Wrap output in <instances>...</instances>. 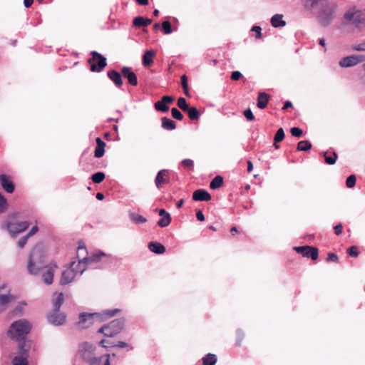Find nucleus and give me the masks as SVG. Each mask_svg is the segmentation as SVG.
Returning a JSON list of instances; mask_svg holds the SVG:
<instances>
[{"mask_svg": "<svg viewBox=\"0 0 365 365\" xmlns=\"http://www.w3.org/2000/svg\"><path fill=\"white\" fill-rule=\"evenodd\" d=\"M92 58L88 60L91 65V71L101 72L107 65L106 58L97 51L91 52Z\"/></svg>", "mask_w": 365, "mask_h": 365, "instance_id": "11", "label": "nucleus"}, {"mask_svg": "<svg viewBox=\"0 0 365 365\" xmlns=\"http://www.w3.org/2000/svg\"><path fill=\"white\" fill-rule=\"evenodd\" d=\"M312 148V143L309 140H302L297 144V150L300 151H308Z\"/></svg>", "mask_w": 365, "mask_h": 365, "instance_id": "40", "label": "nucleus"}, {"mask_svg": "<svg viewBox=\"0 0 365 365\" xmlns=\"http://www.w3.org/2000/svg\"><path fill=\"white\" fill-rule=\"evenodd\" d=\"M161 125L163 128L167 130H175L176 128L175 123L173 120L167 117L162 118Z\"/></svg>", "mask_w": 365, "mask_h": 365, "instance_id": "32", "label": "nucleus"}, {"mask_svg": "<svg viewBox=\"0 0 365 365\" xmlns=\"http://www.w3.org/2000/svg\"><path fill=\"white\" fill-rule=\"evenodd\" d=\"M115 259V257L112 256L111 255L103 252L101 250H98L96 252L93 253L89 257H83L81 259H79V262L82 263V264L85 265L87 267V265L91 266L98 263H101L99 266H96V268H104L105 266L112 263L113 260Z\"/></svg>", "mask_w": 365, "mask_h": 365, "instance_id": "3", "label": "nucleus"}, {"mask_svg": "<svg viewBox=\"0 0 365 365\" xmlns=\"http://www.w3.org/2000/svg\"><path fill=\"white\" fill-rule=\"evenodd\" d=\"M324 161L327 164L334 165L337 159V155L335 152L329 153L328 151L323 153Z\"/></svg>", "mask_w": 365, "mask_h": 365, "instance_id": "35", "label": "nucleus"}, {"mask_svg": "<svg viewBox=\"0 0 365 365\" xmlns=\"http://www.w3.org/2000/svg\"><path fill=\"white\" fill-rule=\"evenodd\" d=\"M294 250L297 253L301 254L303 257H310L313 260H316L318 258V250L316 247L301 246L294 247Z\"/></svg>", "mask_w": 365, "mask_h": 365, "instance_id": "14", "label": "nucleus"}, {"mask_svg": "<svg viewBox=\"0 0 365 365\" xmlns=\"http://www.w3.org/2000/svg\"><path fill=\"white\" fill-rule=\"evenodd\" d=\"M155 56V51L148 50L143 56V64L144 66H150L153 63V58Z\"/></svg>", "mask_w": 365, "mask_h": 365, "instance_id": "28", "label": "nucleus"}, {"mask_svg": "<svg viewBox=\"0 0 365 365\" xmlns=\"http://www.w3.org/2000/svg\"><path fill=\"white\" fill-rule=\"evenodd\" d=\"M160 219L158 222V225L160 227H165L168 226L171 221L170 215L164 209H160L159 211Z\"/></svg>", "mask_w": 365, "mask_h": 365, "instance_id": "24", "label": "nucleus"}, {"mask_svg": "<svg viewBox=\"0 0 365 365\" xmlns=\"http://www.w3.org/2000/svg\"><path fill=\"white\" fill-rule=\"evenodd\" d=\"M189 118L194 120H198L200 116V113L199 110L195 107H189L187 110Z\"/></svg>", "mask_w": 365, "mask_h": 365, "instance_id": "39", "label": "nucleus"}, {"mask_svg": "<svg viewBox=\"0 0 365 365\" xmlns=\"http://www.w3.org/2000/svg\"><path fill=\"white\" fill-rule=\"evenodd\" d=\"M173 97L170 96H164L162 97L160 101L155 103L154 107L158 111L165 113L169 110L168 104L173 103Z\"/></svg>", "mask_w": 365, "mask_h": 365, "instance_id": "18", "label": "nucleus"}, {"mask_svg": "<svg viewBox=\"0 0 365 365\" xmlns=\"http://www.w3.org/2000/svg\"><path fill=\"white\" fill-rule=\"evenodd\" d=\"M243 337H244L243 331L240 329H238L237 331V340L238 344H240L242 341Z\"/></svg>", "mask_w": 365, "mask_h": 365, "instance_id": "61", "label": "nucleus"}, {"mask_svg": "<svg viewBox=\"0 0 365 365\" xmlns=\"http://www.w3.org/2000/svg\"><path fill=\"white\" fill-rule=\"evenodd\" d=\"M347 253L353 257H356L359 256V252L357 250L356 246H351L347 250Z\"/></svg>", "mask_w": 365, "mask_h": 365, "instance_id": "51", "label": "nucleus"}, {"mask_svg": "<svg viewBox=\"0 0 365 365\" xmlns=\"http://www.w3.org/2000/svg\"><path fill=\"white\" fill-rule=\"evenodd\" d=\"M252 31H254L256 33V38H261V36H262V29L260 26H254L252 29H251Z\"/></svg>", "mask_w": 365, "mask_h": 365, "instance_id": "56", "label": "nucleus"}, {"mask_svg": "<svg viewBox=\"0 0 365 365\" xmlns=\"http://www.w3.org/2000/svg\"><path fill=\"white\" fill-rule=\"evenodd\" d=\"M181 164L189 168H192L194 166V162L191 159H184L182 160Z\"/></svg>", "mask_w": 365, "mask_h": 365, "instance_id": "54", "label": "nucleus"}, {"mask_svg": "<svg viewBox=\"0 0 365 365\" xmlns=\"http://www.w3.org/2000/svg\"><path fill=\"white\" fill-rule=\"evenodd\" d=\"M108 77L113 82L116 87L120 88L123 85V79L119 72L111 70L108 72Z\"/></svg>", "mask_w": 365, "mask_h": 365, "instance_id": "25", "label": "nucleus"}, {"mask_svg": "<svg viewBox=\"0 0 365 365\" xmlns=\"http://www.w3.org/2000/svg\"><path fill=\"white\" fill-rule=\"evenodd\" d=\"M356 181V178L354 175H349L346 180V185L349 188H352L354 187Z\"/></svg>", "mask_w": 365, "mask_h": 365, "instance_id": "48", "label": "nucleus"}, {"mask_svg": "<svg viewBox=\"0 0 365 365\" xmlns=\"http://www.w3.org/2000/svg\"><path fill=\"white\" fill-rule=\"evenodd\" d=\"M0 184L2 188L8 193L14 192L15 190L14 185L9 175L5 174L0 175Z\"/></svg>", "mask_w": 365, "mask_h": 365, "instance_id": "20", "label": "nucleus"}, {"mask_svg": "<svg viewBox=\"0 0 365 365\" xmlns=\"http://www.w3.org/2000/svg\"><path fill=\"white\" fill-rule=\"evenodd\" d=\"M282 14H275L271 18V24L274 28L282 27L286 25V21L282 19Z\"/></svg>", "mask_w": 365, "mask_h": 365, "instance_id": "30", "label": "nucleus"}, {"mask_svg": "<svg viewBox=\"0 0 365 365\" xmlns=\"http://www.w3.org/2000/svg\"><path fill=\"white\" fill-rule=\"evenodd\" d=\"M217 356L214 354H207L202 357V365H215L217 362Z\"/></svg>", "mask_w": 365, "mask_h": 365, "instance_id": "34", "label": "nucleus"}, {"mask_svg": "<svg viewBox=\"0 0 365 365\" xmlns=\"http://www.w3.org/2000/svg\"><path fill=\"white\" fill-rule=\"evenodd\" d=\"M192 199L195 201H209L211 200V195L207 190L199 189L193 192Z\"/></svg>", "mask_w": 365, "mask_h": 365, "instance_id": "23", "label": "nucleus"}, {"mask_svg": "<svg viewBox=\"0 0 365 365\" xmlns=\"http://www.w3.org/2000/svg\"><path fill=\"white\" fill-rule=\"evenodd\" d=\"M336 6L333 3H325L323 7L317 12L318 13V19L323 26H327L331 24L334 19Z\"/></svg>", "mask_w": 365, "mask_h": 365, "instance_id": "7", "label": "nucleus"}, {"mask_svg": "<svg viewBox=\"0 0 365 365\" xmlns=\"http://www.w3.org/2000/svg\"><path fill=\"white\" fill-rule=\"evenodd\" d=\"M178 106L183 111H185L188 109L189 106L187 103V101L185 98L180 97L178 99Z\"/></svg>", "mask_w": 365, "mask_h": 365, "instance_id": "45", "label": "nucleus"}, {"mask_svg": "<svg viewBox=\"0 0 365 365\" xmlns=\"http://www.w3.org/2000/svg\"><path fill=\"white\" fill-rule=\"evenodd\" d=\"M284 138V131L282 128H280L277 130L274 140L275 143L281 142Z\"/></svg>", "mask_w": 365, "mask_h": 365, "instance_id": "47", "label": "nucleus"}, {"mask_svg": "<svg viewBox=\"0 0 365 365\" xmlns=\"http://www.w3.org/2000/svg\"><path fill=\"white\" fill-rule=\"evenodd\" d=\"M63 301H64V297H63V293L58 294L56 298L53 297L52 299L53 310L58 311L60 309V307L62 305Z\"/></svg>", "mask_w": 365, "mask_h": 365, "instance_id": "36", "label": "nucleus"}, {"mask_svg": "<svg viewBox=\"0 0 365 365\" xmlns=\"http://www.w3.org/2000/svg\"><path fill=\"white\" fill-rule=\"evenodd\" d=\"M110 354L93 356L88 363L89 365H110Z\"/></svg>", "mask_w": 365, "mask_h": 365, "instance_id": "22", "label": "nucleus"}, {"mask_svg": "<svg viewBox=\"0 0 365 365\" xmlns=\"http://www.w3.org/2000/svg\"><path fill=\"white\" fill-rule=\"evenodd\" d=\"M196 217L200 221L205 220V216L201 210H197L196 212Z\"/></svg>", "mask_w": 365, "mask_h": 365, "instance_id": "63", "label": "nucleus"}, {"mask_svg": "<svg viewBox=\"0 0 365 365\" xmlns=\"http://www.w3.org/2000/svg\"><path fill=\"white\" fill-rule=\"evenodd\" d=\"M34 2V0H24V6L26 8L30 7Z\"/></svg>", "mask_w": 365, "mask_h": 365, "instance_id": "64", "label": "nucleus"}, {"mask_svg": "<svg viewBox=\"0 0 365 365\" xmlns=\"http://www.w3.org/2000/svg\"><path fill=\"white\" fill-rule=\"evenodd\" d=\"M269 101V96L264 92L259 93L257 97V107L263 109L267 107Z\"/></svg>", "mask_w": 365, "mask_h": 365, "instance_id": "31", "label": "nucleus"}, {"mask_svg": "<svg viewBox=\"0 0 365 365\" xmlns=\"http://www.w3.org/2000/svg\"><path fill=\"white\" fill-rule=\"evenodd\" d=\"M325 3V0H302L304 9L313 14L322 8Z\"/></svg>", "mask_w": 365, "mask_h": 365, "instance_id": "15", "label": "nucleus"}, {"mask_svg": "<svg viewBox=\"0 0 365 365\" xmlns=\"http://www.w3.org/2000/svg\"><path fill=\"white\" fill-rule=\"evenodd\" d=\"M44 267L41 252L36 249L32 250L27 265L29 272L31 274L37 275L41 272Z\"/></svg>", "mask_w": 365, "mask_h": 365, "instance_id": "6", "label": "nucleus"}, {"mask_svg": "<svg viewBox=\"0 0 365 365\" xmlns=\"http://www.w3.org/2000/svg\"><path fill=\"white\" fill-rule=\"evenodd\" d=\"M31 328V324L27 320L19 319L11 324L7 335L11 339L19 341V344L26 341L24 339L29 333Z\"/></svg>", "mask_w": 365, "mask_h": 365, "instance_id": "1", "label": "nucleus"}, {"mask_svg": "<svg viewBox=\"0 0 365 365\" xmlns=\"http://www.w3.org/2000/svg\"><path fill=\"white\" fill-rule=\"evenodd\" d=\"M365 61V56L361 54H354L342 58L339 65L341 68H349L355 66L359 63Z\"/></svg>", "mask_w": 365, "mask_h": 365, "instance_id": "13", "label": "nucleus"}, {"mask_svg": "<svg viewBox=\"0 0 365 365\" xmlns=\"http://www.w3.org/2000/svg\"><path fill=\"white\" fill-rule=\"evenodd\" d=\"M129 218L131 221L134 222L135 224H144L147 222V219L144 217L143 215H138L135 212H130Z\"/></svg>", "mask_w": 365, "mask_h": 365, "instance_id": "37", "label": "nucleus"}, {"mask_svg": "<svg viewBox=\"0 0 365 365\" xmlns=\"http://www.w3.org/2000/svg\"><path fill=\"white\" fill-rule=\"evenodd\" d=\"M9 207L6 199L0 193V213L5 212Z\"/></svg>", "mask_w": 365, "mask_h": 365, "instance_id": "43", "label": "nucleus"}, {"mask_svg": "<svg viewBox=\"0 0 365 365\" xmlns=\"http://www.w3.org/2000/svg\"><path fill=\"white\" fill-rule=\"evenodd\" d=\"M351 49L355 51L365 52V40L359 43L352 45Z\"/></svg>", "mask_w": 365, "mask_h": 365, "instance_id": "46", "label": "nucleus"}, {"mask_svg": "<svg viewBox=\"0 0 365 365\" xmlns=\"http://www.w3.org/2000/svg\"><path fill=\"white\" fill-rule=\"evenodd\" d=\"M291 133L293 136L299 138L302 135V130L298 127L291 128Z\"/></svg>", "mask_w": 365, "mask_h": 365, "instance_id": "52", "label": "nucleus"}, {"mask_svg": "<svg viewBox=\"0 0 365 365\" xmlns=\"http://www.w3.org/2000/svg\"><path fill=\"white\" fill-rule=\"evenodd\" d=\"M152 20L150 19H145L143 16H137L133 20V25L137 27H145L150 25Z\"/></svg>", "mask_w": 365, "mask_h": 365, "instance_id": "33", "label": "nucleus"}, {"mask_svg": "<svg viewBox=\"0 0 365 365\" xmlns=\"http://www.w3.org/2000/svg\"><path fill=\"white\" fill-rule=\"evenodd\" d=\"M87 251H86V248L85 247V245L83 244H79L78 247V250H77V255L79 257L80 255H82L83 253H86Z\"/></svg>", "mask_w": 365, "mask_h": 365, "instance_id": "58", "label": "nucleus"}, {"mask_svg": "<svg viewBox=\"0 0 365 365\" xmlns=\"http://www.w3.org/2000/svg\"><path fill=\"white\" fill-rule=\"evenodd\" d=\"M181 85L184 90V93L187 96H190L188 84H187V78L185 75H182L181 76Z\"/></svg>", "mask_w": 365, "mask_h": 365, "instance_id": "44", "label": "nucleus"}, {"mask_svg": "<svg viewBox=\"0 0 365 365\" xmlns=\"http://www.w3.org/2000/svg\"><path fill=\"white\" fill-rule=\"evenodd\" d=\"M244 115L247 120H252L255 118V116L250 109L245 110L244 111Z\"/></svg>", "mask_w": 365, "mask_h": 365, "instance_id": "55", "label": "nucleus"}, {"mask_svg": "<svg viewBox=\"0 0 365 365\" xmlns=\"http://www.w3.org/2000/svg\"><path fill=\"white\" fill-rule=\"evenodd\" d=\"M223 184V178L220 176H215L211 181L210 184V187L212 190H215L221 187Z\"/></svg>", "mask_w": 365, "mask_h": 365, "instance_id": "38", "label": "nucleus"}, {"mask_svg": "<svg viewBox=\"0 0 365 365\" xmlns=\"http://www.w3.org/2000/svg\"><path fill=\"white\" fill-rule=\"evenodd\" d=\"M19 212H14L9 215L11 220H7L1 225L3 229H6L12 237H16L25 231L29 227V222H13L15 219L19 217Z\"/></svg>", "mask_w": 365, "mask_h": 365, "instance_id": "4", "label": "nucleus"}, {"mask_svg": "<svg viewBox=\"0 0 365 365\" xmlns=\"http://www.w3.org/2000/svg\"><path fill=\"white\" fill-rule=\"evenodd\" d=\"M344 19L351 21L356 28L361 29L365 27V9L364 10L350 9L345 13Z\"/></svg>", "mask_w": 365, "mask_h": 365, "instance_id": "10", "label": "nucleus"}, {"mask_svg": "<svg viewBox=\"0 0 365 365\" xmlns=\"http://www.w3.org/2000/svg\"><path fill=\"white\" fill-rule=\"evenodd\" d=\"M57 268L56 264L51 266H45L43 269L41 271L42 280L48 285L51 284L53 280L54 270Z\"/></svg>", "mask_w": 365, "mask_h": 365, "instance_id": "17", "label": "nucleus"}, {"mask_svg": "<svg viewBox=\"0 0 365 365\" xmlns=\"http://www.w3.org/2000/svg\"><path fill=\"white\" fill-rule=\"evenodd\" d=\"M338 256L334 253H329L327 257V261H331L334 262H338Z\"/></svg>", "mask_w": 365, "mask_h": 365, "instance_id": "59", "label": "nucleus"}, {"mask_svg": "<svg viewBox=\"0 0 365 365\" xmlns=\"http://www.w3.org/2000/svg\"><path fill=\"white\" fill-rule=\"evenodd\" d=\"M170 180L169 170L166 169L160 170L155 178V184L156 187L160 189L163 183H169Z\"/></svg>", "mask_w": 365, "mask_h": 365, "instance_id": "19", "label": "nucleus"}, {"mask_svg": "<svg viewBox=\"0 0 365 365\" xmlns=\"http://www.w3.org/2000/svg\"><path fill=\"white\" fill-rule=\"evenodd\" d=\"M66 317L65 314L60 312L59 310H53V312L48 314V320L50 323L56 326H61L66 322Z\"/></svg>", "mask_w": 365, "mask_h": 365, "instance_id": "16", "label": "nucleus"}, {"mask_svg": "<svg viewBox=\"0 0 365 365\" xmlns=\"http://www.w3.org/2000/svg\"><path fill=\"white\" fill-rule=\"evenodd\" d=\"M105 342H106V340L105 339H102L99 342V345L103 346V347H105V348H108V347L125 348V347L128 346V344L126 342H124V341H118L117 344H109V345H106Z\"/></svg>", "mask_w": 365, "mask_h": 365, "instance_id": "41", "label": "nucleus"}, {"mask_svg": "<svg viewBox=\"0 0 365 365\" xmlns=\"http://www.w3.org/2000/svg\"><path fill=\"white\" fill-rule=\"evenodd\" d=\"M12 299L13 297L9 294H0V313L6 309Z\"/></svg>", "mask_w": 365, "mask_h": 365, "instance_id": "29", "label": "nucleus"}, {"mask_svg": "<svg viewBox=\"0 0 365 365\" xmlns=\"http://www.w3.org/2000/svg\"><path fill=\"white\" fill-rule=\"evenodd\" d=\"M119 312H120V309H106L101 313H81L79 315L78 325L81 326L82 329H85L93 324L94 319L103 321L115 316Z\"/></svg>", "mask_w": 365, "mask_h": 365, "instance_id": "2", "label": "nucleus"}, {"mask_svg": "<svg viewBox=\"0 0 365 365\" xmlns=\"http://www.w3.org/2000/svg\"><path fill=\"white\" fill-rule=\"evenodd\" d=\"M242 75L240 71H235L232 73L231 79L233 81H237L240 78H242Z\"/></svg>", "mask_w": 365, "mask_h": 365, "instance_id": "57", "label": "nucleus"}, {"mask_svg": "<svg viewBox=\"0 0 365 365\" xmlns=\"http://www.w3.org/2000/svg\"><path fill=\"white\" fill-rule=\"evenodd\" d=\"M86 269V267L79 262H72L69 264V267L64 270L61 274L60 284L66 285L72 282L76 276H81Z\"/></svg>", "mask_w": 365, "mask_h": 365, "instance_id": "5", "label": "nucleus"}, {"mask_svg": "<svg viewBox=\"0 0 365 365\" xmlns=\"http://www.w3.org/2000/svg\"><path fill=\"white\" fill-rule=\"evenodd\" d=\"M38 230V228L37 226H34L30 230L29 232L26 234V235L30 237L31 236L34 235V234H36L37 232V231Z\"/></svg>", "mask_w": 365, "mask_h": 365, "instance_id": "62", "label": "nucleus"}, {"mask_svg": "<svg viewBox=\"0 0 365 365\" xmlns=\"http://www.w3.org/2000/svg\"><path fill=\"white\" fill-rule=\"evenodd\" d=\"M31 341H23L19 344L18 355L14 356L12 360L13 365H28V358L29 356V349Z\"/></svg>", "mask_w": 365, "mask_h": 365, "instance_id": "9", "label": "nucleus"}, {"mask_svg": "<svg viewBox=\"0 0 365 365\" xmlns=\"http://www.w3.org/2000/svg\"><path fill=\"white\" fill-rule=\"evenodd\" d=\"M124 325V319H117L101 327L98 332L102 333L105 336L113 337L123 330Z\"/></svg>", "mask_w": 365, "mask_h": 365, "instance_id": "8", "label": "nucleus"}, {"mask_svg": "<svg viewBox=\"0 0 365 365\" xmlns=\"http://www.w3.org/2000/svg\"><path fill=\"white\" fill-rule=\"evenodd\" d=\"M163 33L165 34H170L172 33L173 30L171 29L170 23L168 21H163L162 24Z\"/></svg>", "mask_w": 365, "mask_h": 365, "instance_id": "50", "label": "nucleus"}, {"mask_svg": "<svg viewBox=\"0 0 365 365\" xmlns=\"http://www.w3.org/2000/svg\"><path fill=\"white\" fill-rule=\"evenodd\" d=\"M171 113L172 116L176 120H182L183 119V115L176 108H173L171 109Z\"/></svg>", "mask_w": 365, "mask_h": 365, "instance_id": "49", "label": "nucleus"}, {"mask_svg": "<svg viewBox=\"0 0 365 365\" xmlns=\"http://www.w3.org/2000/svg\"><path fill=\"white\" fill-rule=\"evenodd\" d=\"M121 73L124 78L128 79V83L131 86H136L138 84V78L134 72L132 71L131 68L124 66L121 69Z\"/></svg>", "mask_w": 365, "mask_h": 365, "instance_id": "21", "label": "nucleus"}, {"mask_svg": "<svg viewBox=\"0 0 365 365\" xmlns=\"http://www.w3.org/2000/svg\"><path fill=\"white\" fill-rule=\"evenodd\" d=\"M29 237L26 235L21 237L19 240L18 241V246L19 248H23L24 245L26 244L28 239Z\"/></svg>", "mask_w": 365, "mask_h": 365, "instance_id": "53", "label": "nucleus"}, {"mask_svg": "<svg viewBox=\"0 0 365 365\" xmlns=\"http://www.w3.org/2000/svg\"><path fill=\"white\" fill-rule=\"evenodd\" d=\"M148 249L152 252L158 255L163 254L165 252V247L163 245L159 242H150L148 244Z\"/></svg>", "mask_w": 365, "mask_h": 365, "instance_id": "27", "label": "nucleus"}, {"mask_svg": "<svg viewBox=\"0 0 365 365\" xmlns=\"http://www.w3.org/2000/svg\"><path fill=\"white\" fill-rule=\"evenodd\" d=\"M96 346L90 342H83L79 345L78 352L80 356L88 362L95 354Z\"/></svg>", "mask_w": 365, "mask_h": 365, "instance_id": "12", "label": "nucleus"}, {"mask_svg": "<svg viewBox=\"0 0 365 365\" xmlns=\"http://www.w3.org/2000/svg\"><path fill=\"white\" fill-rule=\"evenodd\" d=\"M96 142L97 145L94 151V156L100 158L104 155L106 143L100 138H97Z\"/></svg>", "mask_w": 365, "mask_h": 365, "instance_id": "26", "label": "nucleus"}, {"mask_svg": "<svg viewBox=\"0 0 365 365\" xmlns=\"http://www.w3.org/2000/svg\"><path fill=\"white\" fill-rule=\"evenodd\" d=\"M91 179L95 183H101L105 179V174L103 172H98L92 175Z\"/></svg>", "mask_w": 365, "mask_h": 365, "instance_id": "42", "label": "nucleus"}, {"mask_svg": "<svg viewBox=\"0 0 365 365\" xmlns=\"http://www.w3.org/2000/svg\"><path fill=\"white\" fill-rule=\"evenodd\" d=\"M334 232L336 235H339L342 232V225L341 224H338L334 227Z\"/></svg>", "mask_w": 365, "mask_h": 365, "instance_id": "60", "label": "nucleus"}]
</instances>
